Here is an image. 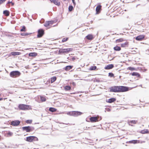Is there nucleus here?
<instances>
[{
    "label": "nucleus",
    "mask_w": 149,
    "mask_h": 149,
    "mask_svg": "<svg viewBox=\"0 0 149 149\" xmlns=\"http://www.w3.org/2000/svg\"><path fill=\"white\" fill-rule=\"evenodd\" d=\"M129 90V88L126 86H114L109 88V91L111 92H123Z\"/></svg>",
    "instance_id": "f257e3e1"
},
{
    "label": "nucleus",
    "mask_w": 149,
    "mask_h": 149,
    "mask_svg": "<svg viewBox=\"0 0 149 149\" xmlns=\"http://www.w3.org/2000/svg\"><path fill=\"white\" fill-rule=\"evenodd\" d=\"M21 73L18 71H13L10 73V76L13 78H16L21 75Z\"/></svg>",
    "instance_id": "f03ea898"
},
{
    "label": "nucleus",
    "mask_w": 149,
    "mask_h": 149,
    "mask_svg": "<svg viewBox=\"0 0 149 149\" xmlns=\"http://www.w3.org/2000/svg\"><path fill=\"white\" fill-rule=\"evenodd\" d=\"M38 140V139L36 136H31L26 138V141H27L31 142L33 141H37Z\"/></svg>",
    "instance_id": "7ed1b4c3"
},
{
    "label": "nucleus",
    "mask_w": 149,
    "mask_h": 149,
    "mask_svg": "<svg viewBox=\"0 0 149 149\" xmlns=\"http://www.w3.org/2000/svg\"><path fill=\"white\" fill-rule=\"evenodd\" d=\"M18 108L22 110H26L30 109V107L28 105L24 104H20L18 106Z\"/></svg>",
    "instance_id": "20e7f679"
},
{
    "label": "nucleus",
    "mask_w": 149,
    "mask_h": 149,
    "mask_svg": "<svg viewBox=\"0 0 149 149\" xmlns=\"http://www.w3.org/2000/svg\"><path fill=\"white\" fill-rule=\"evenodd\" d=\"M22 129L23 130L27 132H30L34 130V127L29 126L22 127Z\"/></svg>",
    "instance_id": "39448f33"
},
{
    "label": "nucleus",
    "mask_w": 149,
    "mask_h": 149,
    "mask_svg": "<svg viewBox=\"0 0 149 149\" xmlns=\"http://www.w3.org/2000/svg\"><path fill=\"white\" fill-rule=\"evenodd\" d=\"M54 22V21H46L44 24V26L46 27L49 28L52 26H52Z\"/></svg>",
    "instance_id": "423d86ee"
},
{
    "label": "nucleus",
    "mask_w": 149,
    "mask_h": 149,
    "mask_svg": "<svg viewBox=\"0 0 149 149\" xmlns=\"http://www.w3.org/2000/svg\"><path fill=\"white\" fill-rule=\"evenodd\" d=\"M101 118H100L99 116L92 117L90 118V120L91 122H98L101 120Z\"/></svg>",
    "instance_id": "0eeeda50"
},
{
    "label": "nucleus",
    "mask_w": 149,
    "mask_h": 149,
    "mask_svg": "<svg viewBox=\"0 0 149 149\" xmlns=\"http://www.w3.org/2000/svg\"><path fill=\"white\" fill-rule=\"evenodd\" d=\"M37 37L38 38L42 37L44 34V31L42 29H40L38 31Z\"/></svg>",
    "instance_id": "6e6552de"
},
{
    "label": "nucleus",
    "mask_w": 149,
    "mask_h": 149,
    "mask_svg": "<svg viewBox=\"0 0 149 149\" xmlns=\"http://www.w3.org/2000/svg\"><path fill=\"white\" fill-rule=\"evenodd\" d=\"M72 48L67 49H61L59 50V52L61 53H67L70 52L72 50Z\"/></svg>",
    "instance_id": "1a4fd4ad"
},
{
    "label": "nucleus",
    "mask_w": 149,
    "mask_h": 149,
    "mask_svg": "<svg viewBox=\"0 0 149 149\" xmlns=\"http://www.w3.org/2000/svg\"><path fill=\"white\" fill-rule=\"evenodd\" d=\"M20 123V121L19 120H15L11 121L10 124L13 126H17L19 125Z\"/></svg>",
    "instance_id": "9d476101"
},
{
    "label": "nucleus",
    "mask_w": 149,
    "mask_h": 149,
    "mask_svg": "<svg viewBox=\"0 0 149 149\" xmlns=\"http://www.w3.org/2000/svg\"><path fill=\"white\" fill-rule=\"evenodd\" d=\"M138 123L137 120H130L128 121V124L129 125L133 126L134 125Z\"/></svg>",
    "instance_id": "9b49d317"
},
{
    "label": "nucleus",
    "mask_w": 149,
    "mask_h": 149,
    "mask_svg": "<svg viewBox=\"0 0 149 149\" xmlns=\"http://www.w3.org/2000/svg\"><path fill=\"white\" fill-rule=\"evenodd\" d=\"M145 36L143 35H140L136 38V40L138 41H141L144 39Z\"/></svg>",
    "instance_id": "f8f14e48"
},
{
    "label": "nucleus",
    "mask_w": 149,
    "mask_h": 149,
    "mask_svg": "<svg viewBox=\"0 0 149 149\" xmlns=\"http://www.w3.org/2000/svg\"><path fill=\"white\" fill-rule=\"evenodd\" d=\"M82 113L79 111H73V115L72 116L76 117L78 116L81 115Z\"/></svg>",
    "instance_id": "ddd939ff"
},
{
    "label": "nucleus",
    "mask_w": 149,
    "mask_h": 149,
    "mask_svg": "<svg viewBox=\"0 0 149 149\" xmlns=\"http://www.w3.org/2000/svg\"><path fill=\"white\" fill-rule=\"evenodd\" d=\"M102 6L100 5H98L96 8V14H99L101 11Z\"/></svg>",
    "instance_id": "4468645a"
},
{
    "label": "nucleus",
    "mask_w": 149,
    "mask_h": 149,
    "mask_svg": "<svg viewBox=\"0 0 149 149\" xmlns=\"http://www.w3.org/2000/svg\"><path fill=\"white\" fill-rule=\"evenodd\" d=\"M114 67V65L112 64H109L104 67L105 70H109L112 69Z\"/></svg>",
    "instance_id": "2eb2a0df"
},
{
    "label": "nucleus",
    "mask_w": 149,
    "mask_h": 149,
    "mask_svg": "<svg viewBox=\"0 0 149 149\" xmlns=\"http://www.w3.org/2000/svg\"><path fill=\"white\" fill-rule=\"evenodd\" d=\"M129 45V42L126 41L125 43H122L120 44L121 47H127Z\"/></svg>",
    "instance_id": "dca6fc26"
},
{
    "label": "nucleus",
    "mask_w": 149,
    "mask_h": 149,
    "mask_svg": "<svg viewBox=\"0 0 149 149\" xmlns=\"http://www.w3.org/2000/svg\"><path fill=\"white\" fill-rule=\"evenodd\" d=\"M51 3H53L59 6L60 5V3L58 0H49Z\"/></svg>",
    "instance_id": "f3484780"
},
{
    "label": "nucleus",
    "mask_w": 149,
    "mask_h": 149,
    "mask_svg": "<svg viewBox=\"0 0 149 149\" xmlns=\"http://www.w3.org/2000/svg\"><path fill=\"white\" fill-rule=\"evenodd\" d=\"M85 38L88 40H91L93 39L94 37L92 34H89L86 36Z\"/></svg>",
    "instance_id": "a211bd4d"
},
{
    "label": "nucleus",
    "mask_w": 149,
    "mask_h": 149,
    "mask_svg": "<svg viewBox=\"0 0 149 149\" xmlns=\"http://www.w3.org/2000/svg\"><path fill=\"white\" fill-rule=\"evenodd\" d=\"M116 100V99L115 98H112L108 99L107 102L109 103H111Z\"/></svg>",
    "instance_id": "6ab92c4d"
},
{
    "label": "nucleus",
    "mask_w": 149,
    "mask_h": 149,
    "mask_svg": "<svg viewBox=\"0 0 149 149\" xmlns=\"http://www.w3.org/2000/svg\"><path fill=\"white\" fill-rule=\"evenodd\" d=\"M129 143H130L136 144L139 143H140V141L137 140H132L129 141Z\"/></svg>",
    "instance_id": "aec40b11"
},
{
    "label": "nucleus",
    "mask_w": 149,
    "mask_h": 149,
    "mask_svg": "<svg viewBox=\"0 0 149 149\" xmlns=\"http://www.w3.org/2000/svg\"><path fill=\"white\" fill-rule=\"evenodd\" d=\"M21 54L20 52H12L10 53L11 55L13 56L19 55Z\"/></svg>",
    "instance_id": "412c9836"
},
{
    "label": "nucleus",
    "mask_w": 149,
    "mask_h": 149,
    "mask_svg": "<svg viewBox=\"0 0 149 149\" xmlns=\"http://www.w3.org/2000/svg\"><path fill=\"white\" fill-rule=\"evenodd\" d=\"M140 133L142 134H149V131L148 129H145L141 131Z\"/></svg>",
    "instance_id": "4be33fe9"
},
{
    "label": "nucleus",
    "mask_w": 149,
    "mask_h": 149,
    "mask_svg": "<svg viewBox=\"0 0 149 149\" xmlns=\"http://www.w3.org/2000/svg\"><path fill=\"white\" fill-rule=\"evenodd\" d=\"M133 76H136L137 77H140V75L138 73L136 72H133L131 74Z\"/></svg>",
    "instance_id": "5701e85b"
},
{
    "label": "nucleus",
    "mask_w": 149,
    "mask_h": 149,
    "mask_svg": "<svg viewBox=\"0 0 149 149\" xmlns=\"http://www.w3.org/2000/svg\"><path fill=\"white\" fill-rule=\"evenodd\" d=\"M73 67V66H67L65 68V70L66 71H68L70 69H72Z\"/></svg>",
    "instance_id": "b1692460"
},
{
    "label": "nucleus",
    "mask_w": 149,
    "mask_h": 149,
    "mask_svg": "<svg viewBox=\"0 0 149 149\" xmlns=\"http://www.w3.org/2000/svg\"><path fill=\"white\" fill-rule=\"evenodd\" d=\"M64 88L65 91H69L71 89V87L68 86H66L64 87Z\"/></svg>",
    "instance_id": "393cba45"
},
{
    "label": "nucleus",
    "mask_w": 149,
    "mask_h": 149,
    "mask_svg": "<svg viewBox=\"0 0 149 149\" xmlns=\"http://www.w3.org/2000/svg\"><path fill=\"white\" fill-rule=\"evenodd\" d=\"M3 14L6 16H9L10 15V12L7 10L3 11Z\"/></svg>",
    "instance_id": "a878e982"
},
{
    "label": "nucleus",
    "mask_w": 149,
    "mask_h": 149,
    "mask_svg": "<svg viewBox=\"0 0 149 149\" xmlns=\"http://www.w3.org/2000/svg\"><path fill=\"white\" fill-rule=\"evenodd\" d=\"M29 56H36L37 55V54L36 52H31L29 53Z\"/></svg>",
    "instance_id": "bb28decb"
},
{
    "label": "nucleus",
    "mask_w": 149,
    "mask_h": 149,
    "mask_svg": "<svg viewBox=\"0 0 149 149\" xmlns=\"http://www.w3.org/2000/svg\"><path fill=\"white\" fill-rule=\"evenodd\" d=\"M113 49L116 51H120L121 50V48L120 47L116 46L113 47Z\"/></svg>",
    "instance_id": "cd10ccee"
},
{
    "label": "nucleus",
    "mask_w": 149,
    "mask_h": 149,
    "mask_svg": "<svg viewBox=\"0 0 149 149\" xmlns=\"http://www.w3.org/2000/svg\"><path fill=\"white\" fill-rule=\"evenodd\" d=\"M56 77H53L51 78V83H52L54 82L56 80Z\"/></svg>",
    "instance_id": "c85d7f7f"
},
{
    "label": "nucleus",
    "mask_w": 149,
    "mask_h": 149,
    "mask_svg": "<svg viewBox=\"0 0 149 149\" xmlns=\"http://www.w3.org/2000/svg\"><path fill=\"white\" fill-rule=\"evenodd\" d=\"M97 69V67L96 66H91L89 68L90 70H94Z\"/></svg>",
    "instance_id": "c756f323"
},
{
    "label": "nucleus",
    "mask_w": 149,
    "mask_h": 149,
    "mask_svg": "<svg viewBox=\"0 0 149 149\" xmlns=\"http://www.w3.org/2000/svg\"><path fill=\"white\" fill-rule=\"evenodd\" d=\"M49 110L52 112H54L56 111L57 109L54 108L50 107L49 108Z\"/></svg>",
    "instance_id": "7c9ffc66"
},
{
    "label": "nucleus",
    "mask_w": 149,
    "mask_h": 149,
    "mask_svg": "<svg viewBox=\"0 0 149 149\" xmlns=\"http://www.w3.org/2000/svg\"><path fill=\"white\" fill-rule=\"evenodd\" d=\"M40 99L42 102H45L46 101L45 97L44 96H40Z\"/></svg>",
    "instance_id": "2f4dec72"
},
{
    "label": "nucleus",
    "mask_w": 149,
    "mask_h": 149,
    "mask_svg": "<svg viewBox=\"0 0 149 149\" xmlns=\"http://www.w3.org/2000/svg\"><path fill=\"white\" fill-rule=\"evenodd\" d=\"M22 29L20 30V31L23 32L25 31H26V28L25 26H24L22 27Z\"/></svg>",
    "instance_id": "473e14b6"
},
{
    "label": "nucleus",
    "mask_w": 149,
    "mask_h": 149,
    "mask_svg": "<svg viewBox=\"0 0 149 149\" xmlns=\"http://www.w3.org/2000/svg\"><path fill=\"white\" fill-rule=\"evenodd\" d=\"M125 40L122 38H120L119 39H117L116 40V41L117 42H123L124 40Z\"/></svg>",
    "instance_id": "72a5a7b5"
},
{
    "label": "nucleus",
    "mask_w": 149,
    "mask_h": 149,
    "mask_svg": "<svg viewBox=\"0 0 149 149\" xmlns=\"http://www.w3.org/2000/svg\"><path fill=\"white\" fill-rule=\"evenodd\" d=\"M127 70H129L131 71H133L135 70L136 69L135 68L133 67H129L128 68H127Z\"/></svg>",
    "instance_id": "f704fd0d"
},
{
    "label": "nucleus",
    "mask_w": 149,
    "mask_h": 149,
    "mask_svg": "<svg viewBox=\"0 0 149 149\" xmlns=\"http://www.w3.org/2000/svg\"><path fill=\"white\" fill-rule=\"evenodd\" d=\"M32 120H27L25 121V122L27 124H31L32 123Z\"/></svg>",
    "instance_id": "c9c22d12"
},
{
    "label": "nucleus",
    "mask_w": 149,
    "mask_h": 149,
    "mask_svg": "<svg viewBox=\"0 0 149 149\" xmlns=\"http://www.w3.org/2000/svg\"><path fill=\"white\" fill-rule=\"evenodd\" d=\"M2 93H0V101L3 100H5L7 99V98H3V97H1Z\"/></svg>",
    "instance_id": "e433bc0d"
},
{
    "label": "nucleus",
    "mask_w": 149,
    "mask_h": 149,
    "mask_svg": "<svg viewBox=\"0 0 149 149\" xmlns=\"http://www.w3.org/2000/svg\"><path fill=\"white\" fill-rule=\"evenodd\" d=\"M68 40V38H63L62 40V42H66Z\"/></svg>",
    "instance_id": "4c0bfd02"
},
{
    "label": "nucleus",
    "mask_w": 149,
    "mask_h": 149,
    "mask_svg": "<svg viewBox=\"0 0 149 149\" xmlns=\"http://www.w3.org/2000/svg\"><path fill=\"white\" fill-rule=\"evenodd\" d=\"M109 76L111 77H114V74L112 72H110L109 73Z\"/></svg>",
    "instance_id": "58836bf2"
},
{
    "label": "nucleus",
    "mask_w": 149,
    "mask_h": 149,
    "mask_svg": "<svg viewBox=\"0 0 149 149\" xmlns=\"http://www.w3.org/2000/svg\"><path fill=\"white\" fill-rule=\"evenodd\" d=\"M13 134V133L10 132H8L7 133V135L8 136H11Z\"/></svg>",
    "instance_id": "ea45409f"
},
{
    "label": "nucleus",
    "mask_w": 149,
    "mask_h": 149,
    "mask_svg": "<svg viewBox=\"0 0 149 149\" xmlns=\"http://www.w3.org/2000/svg\"><path fill=\"white\" fill-rule=\"evenodd\" d=\"M73 8L72 6H70L69 7L68 10L70 11H71L73 9Z\"/></svg>",
    "instance_id": "a19ab883"
},
{
    "label": "nucleus",
    "mask_w": 149,
    "mask_h": 149,
    "mask_svg": "<svg viewBox=\"0 0 149 149\" xmlns=\"http://www.w3.org/2000/svg\"><path fill=\"white\" fill-rule=\"evenodd\" d=\"M67 114H68V115L72 116L73 111L68 112L67 113Z\"/></svg>",
    "instance_id": "79ce46f5"
},
{
    "label": "nucleus",
    "mask_w": 149,
    "mask_h": 149,
    "mask_svg": "<svg viewBox=\"0 0 149 149\" xmlns=\"http://www.w3.org/2000/svg\"><path fill=\"white\" fill-rule=\"evenodd\" d=\"M8 4H10V3L11 4L12 6H13L14 4V3H13L11 1H9L8 2Z\"/></svg>",
    "instance_id": "37998d69"
},
{
    "label": "nucleus",
    "mask_w": 149,
    "mask_h": 149,
    "mask_svg": "<svg viewBox=\"0 0 149 149\" xmlns=\"http://www.w3.org/2000/svg\"><path fill=\"white\" fill-rule=\"evenodd\" d=\"M6 0H0V5L4 2Z\"/></svg>",
    "instance_id": "c03bdc74"
},
{
    "label": "nucleus",
    "mask_w": 149,
    "mask_h": 149,
    "mask_svg": "<svg viewBox=\"0 0 149 149\" xmlns=\"http://www.w3.org/2000/svg\"><path fill=\"white\" fill-rule=\"evenodd\" d=\"M75 58L74 57H73L71 58V60L72 61H74L75 60Z\"/></svg>",
    "instance_id": "a18cd8bd"
},
{
    "label": "nucleus",
    "mask_w": 149,
    "mask_h": 149,
    "mask_svg": "<svg viewBox=\"0 0 149 149\" xmlns=\"http://www.w3.org/2000/svg\"><path fill=\"white\" fill-rule=\"evenodd\" d=\"M21 36H26V35H27V34H25V35H24V34L23 33H22L21 34Z\"/></svg>",
    "instance_id": "49530a36"
},
{
    "label": "nucleus",
    "mask_w": 149,
    "mask_h": 149,
    "mask_svg": "<svg viewBox=\"0 0 149 149\" xmlns=\"http://www.w3.org/2000/svg\"><path fill=\"white\" fill-rule=\"evenodd\" d=\"M73 3L75 5V3L74 2V0H72Z\"/></svg>",
    "instance_id": "de8ad7c7"
}]
</instances>
